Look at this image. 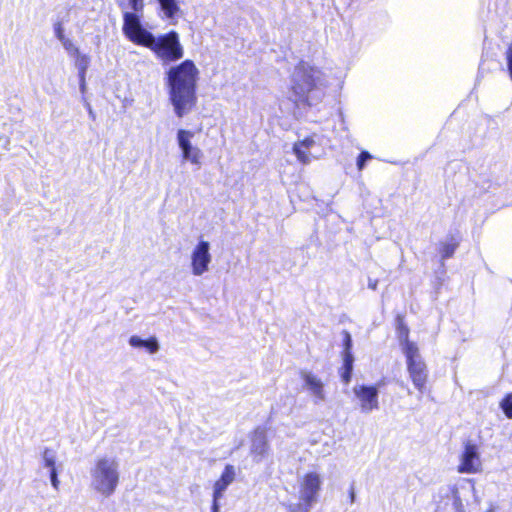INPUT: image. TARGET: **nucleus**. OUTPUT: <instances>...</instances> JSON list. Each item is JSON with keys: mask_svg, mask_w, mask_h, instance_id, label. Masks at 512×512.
Returning a JSON list of instances; mask_svg holds the SVG:
<instances>
[{"mask_svg": "<svg viewBox=\"0 0 512 512\" xmlns=\"http://www.w3.org/2000/svg\"><path fill=\"white\" fill-rule=\"evenodd\" d=\"M300 377L304 381L305 388L313 396V402L315 404H319L326 400L324 383L318 376L307 370H302L300 372Z\"/></svg>", "mask_w": 512, "mask_h": 512, "instance_id": "ddd939ff", "label": "nucleus"}, {"mask_svg": "<svg viewBox=\"0 0 512 512\" xmlns=\"http://www.w3.org/2000/svg\"><path fill=\"white\" fill-rule=\"evenodd\" d=\"M79 87L81 93H85L86 91V76H79Z\"/></svg>", "mask_w": 512, "mask_h": 512, "instance_id": "c85d7f7f", "label": "nucleus"}, {"mask_svg": "<svg viewBox=\"0 0 512 512\" xmlns=\"http://www.w3.org/2000/svg\"><path fill=\"white\" fill-rule=\"evenodd\" d=\"M129 344L135 348H144L150 354L156 353L160 348L159 343L155 337H152L148 340H143L139 336L133 335L129 338Z\"/></svg>", "mask_w": 512, "mask_h": 512, "instance_id": "dca6fc26", "label": "nucleus"}, {"mask_svg": "<svg viewBox=\"0 0 512 512\" xmlns=\"http://www.w3.org/2000/svg\"><path fill=\"white\" fill-rule=\"evenodd\" d=\"M161 12L163 14V18L170 20L172 24L177 22V18L180 13V7L178 5L177 0H157Z\"/></svg>", "mask_w": 512, "mask_h": 512, "instance_id": "2eb2a0df", "label": "nucleus"}, {"mask_svg": "<svg viewBox=\"0 0 512 512\" xmlns=\"http://www.w3.org/2000/svg\"><path fill=\"white\" fill-rule=\"evenodd\" d=\"M500 408L503 410L505 416L512 419V393L507 394L500 402Z\"/></svg>", "mask_w": 512, "mask_h": 512, "instance_id": "412c9836", "label": "nucleus"}, {"mask_svg": "<svg viewBox=\"0 0 512 512\" xmlns=\"http://www.w3.org/2000/svg\"><path fill=\"white\" fill-rule=\"evenodd\" d=\"M315 140L313 137H307L302 141L296 142L293 146V152L296 155L299 162L307 165L311 162L312 158H317L312 154V150L315 146Z\"/></svg>", "mask_w": 512, "mask_h": 512, "instance_id": "4468645a", "label": "nucleus"}, {"mask_svg": "<svg viewBox=\"0 0 512 512\" xmlns=\"http://www.w3.org/2000/svg\"><path fill=\"white\" fill-rule=\"evenodd\" d=\"M3 140H4L5 149H8L9 139L8 138H4Z\"/></svg>", "mask_w": 512, "mask_h": 512, "instance_id": "2f4dec72", "label": "nucleus"}, {"mask_svg": "<svg viewBox=\"0 0 512 512\" xmlns=\"http://www.w3.org/2000/svg\"><path fill=\"white\" fill-rule=\"evenodd\" d=\"M90 58L81 53L76 55L75 65L78 69V76H86V71L89 67Z\"/></svg>", "mask_w": 512, "mask_h": 512, "instance_id": "aec40b11", "label": "nucleus"}, {"mask_svg": "<svg viewBox=\"0 0 512 512\" xmlns=\"http://www.w3.org/2000/svg\"><path fill=\"white\" fill-rule=\"evenodd\" d=\"M88 110H89V114H90V116H92V117H93V111H92V109H91V107H90V105H89V104H88Z\"/></svg>", "mask_w": 512, "mask_h": 512, "instance_id": "473e14b6", "label": "nucleus"}, {"mask_svg": "<svg viewBox=\"0 0 512 512\" xmlns=\"http://www.w3.org/2000/svg\"><path fill=\"white\" fill-rule=\"evenodd\" d=\"M399 339L401 342V346L403 347L405 345L406 339L408 340V328L407 327H401L399 332Z\"/></svg>", "mask_w": 512, "mask_h": 512, "instance_id": "bb28decb", "label": "nucleus"}, {"mask_svg": "<svg viewBox=\"0 0 512 512\" xmlns=\"http://www.w3.org/2000/svg\"><path fill=\"white\" fill-rule=\"evenodd\" d=\"M454 494H457V490H455ZM454 497L456 501H459V497L457 495H454Z\"/></svg>", "mask_w": 512, "mask_h": 512, "instance_id": "72a5a7b5", "label": "nucleus"}, {"mask_svg": "<svg viewBox=\"0 0 512 512\" xmlns=\"http://www.w3.org/2000/svg\"><path fill=\"white\" fill-rule=\"evenodd\" d=\"M56 452L51 448H45L42 452V462L43 466L49 468L50 471L52 469H56Z\"/></svg>", "mask_w": 512, "mask_h": 512, "instance_id": "6ab92c4d", "label": "nucleus"}, {"mask_svg": "<svg viewBox=\"0 0 512 512\" xmlns=\"http://www.w3.org/2000/svg\"><path fill=\"white\" fill-rule=\"evenodd\" d=\"M344 347V354L351 353L352 339L351 335L347 331H344Z\"/></svg>", "mask_w": 512, "mask_h": 512, "instance_id": "393cba45", "label": "nucleus"}, {"mask_svg": "<svg viewBox=\"0 0 512 512\" xmlns=\"http://www.w3.org/2000/svg\"><path fill=\"white\" fill-rule=\"evenodd\" d=\"M236 469L233 465L227 464L220 477L213 484L212 512L220 511V500L223 498L227 488L235 481Z\"/></svg>", "mask_w": 512, "mask_h": 512, "instance_id": "9b49d317", "label": "nucleus"}, {"mask_svg": "<svg viewBox=\"0 0 512 512\" xmlns=\"http://www.w3.org/2000/svg\"><path fill=\"white\" fill-rule=\"evenodd\" d=\"M123 33L132 42L150 48L163 63L177 61L183 57V47L175 31L155 37L144 29L138 15L124 12Z\"/></svg>", "mask_w": 512, "mask_h": 512, "instance_id": "f257e3e1", "label": "nucleus"}, {"mask_svg": "<svg viewBox=\"0 0 512 512\" xmlns=\"http://www.w3.org/2000/svg\"><path fill=\"white\" fill-rule=\"evenodd\" d=\"M378 286V280L377 279H371L368 280V288L371 290H376Z\"/></svg>", "mask_w": 512, "mask_h": 512, "instance_id": "c756f323", "label": "nucleus"}, {"mask_svg": "<svg viewBox=\"0 0 512 512\" xmlns=\"http://www.w3.org/2000/svg\"><path fill=\"white\" fill-rule=\"evenodd\" d=\"M269 442L264 428L258 427L251 435L250 453L253 460L257 463L261 462L268 456Z\"/></svg>", "mask_w": 512, "mask_h": 512, "instance_id": "f8f14e48", "label": "nucleus"}, {"mask_svg": "<svg viewBox=\"0 0 512 512\" xmlns=\"http://www.w3.org/2000/svg\"><path fill=\"white\" fill-rule=\"evenodd\" d=\"M353 393L362 413L369 414L379 409L378 385L356 384Z\"/></svg>", "mask_w": 512, "mask_h": 512, "instance_id": "0eeeda50", "label": "nucleus"}, {"mask_svg": "<svg viewBox=\"0 0 512 512\" xmlns=\"http://www.w3.org/2000/svg\"><path fill=\"white\" fill-rule=\"evenodd\" d=\"M350 500L352 503L355 501V492L353 489H351V492H350Z\"/></svg>", "mask_w": 512, "mask_h": 512, "instance_id": "7c9ffc66", "label": "nucleus"}, {"mask_svg": "<svg viewBox=\"0 0 512 512\" xmlns=\"http://www.w3.org/2000/svg\"><path fill=\"white\" fill-rule=\"evenodd\" d=\"M50 481H51V485L53 486V488L55 490H58L60 481L58 479L57 469H52V471H50Z\"/></svg>", "mask_w": 512, "mask_h": 512, "instance_id": "a878e982", "label": "nucleus"}, {"mask_svg": "<svg viewBox=\"0 0 512 512\" xmlns=\"http://www.w3.org/2000/svg\"><path fill=\"white\" fill-rule=\"evenodd\" d=\"M459 473L476 474L482 471V460L478 446L472 441H466L459 456Z\"/></svg>", "mask_w": 512, "mask_h": 512, "instance_id": "6e6552de", "label": "nucleus"}, {"mask_svg": "<svg viewBox=\"0 0 512 512\" xmlns=\"http://www.w3.org/2000/svg\"><path fill=\"white\" fill-rule=\"evenodd\" d=\"M130 8L134 11L133 14L141 12L144 7V0H128Z\"/></svg>", "mask_w": 512, "mask_h": 512, "instance_id": "5701e85b", "label": "nucleus"}, {"mask_svg": "<svg viewBox=\"0 0 512 512\" xmlns=\"http://www.w3.org/2000/svg\"><path fill=\"white\" fill-rule=\"evenodd\" d=\"M403 353L407 358V367L410 378L420 393L424 392L427 382L426 365L419 353L418 346L406 339Z\"/></svg>", "mask_w": 512, "mask_h": 512, "instance_id": "423d86ee", "label": "nucleus"}, {"mask_svg": "<svg viewBox=\"0 0 512 512\" xmlns=\"http://www.w3.org/2000/svg\"><path fill=\"white\" fill-rule=\"evenodd\" d=\"M212 261L210 243L200 240L191 253V271L194 276H202L209 270Z\"/></svg>", "mask_w": 512, "mask_h": 512, "instance_id": "1a4fd4ad", "label": "nucleus"}, {"mask_svg": "<svg viewBox=\"0 0 512 512\" xmlns=\"http://www.w3.org/2000/svg\"><path fill=\"white\" fill-rule=\"evenodd\" d=\"M64 49L72 56H76L77 54H79V50L78 48L74 45V43L72 42V40L68 39V38H65L63 41H61Z\"/></svg>", "mask_w": 512, "mask_h": 512, "instance_id": "4be33fe9", "label": "nucleus"}, {"mask_svg": "<svg viewBox=\"0 0 512 512\" xmlns=\"http://www.w3.org/2000/svg\"><path fill=\"white\" fill-rule=\"evenodd\" d=\"M323 484L322 477L317 472L305 473L298 479V503L285 504L288 512H310L312 507L318 502L321 487Z\"/></svg>", "mask_w": 512, "mask_h": 512, "instance_id": "39448f33", "label": "nucleus"}, {"mask_svg": "<svg viewBox=\"0 0 512 512\" xmlns=\"http://www.w3.org/2000/svg\"><path fill=\"white\" fill-rule=\"evenodd\" d=\"M55 35H56V37L58 38V40L60 42L63 41L66 38L65 35H64V32H63L62 25L60 23H57L55 25Z\"/></svg>", "mask_w": 512, "mask_h": 512, "instance_id": "cd10ccee", "label": "nucleus"}, {"mask_svg": "<svg viewBox=\"0 0 512 512\" xmlns=\"http://www.w3.org/2000/svg\"><path fill=\"white\" fill-rule=\"evenodd\" d=\"M198 74L199 71L191 60H185L179 65L172 66L166 72L169 100L179 118L191 112L196 104Z\"/></svg>", "mask_w": 512, "mask_h": 512, "instance_id": "f03ea898", "label": "nucleus"}, {"mask_svg": "<svg viewBox=\"0 0 512 512\" xmlns=\"http://www.w3.org/2000/svg\"><path fill=\"white\" fill-rule=\"evenodd\" d=\"M120 463L115 456H100L96 458L90 470L91 488L104 497H110L117 489Z\"/></svg>", "mask_w": 512, "mask_h": 512, "instance_id": "20e7f679", "label": "nucleus"}, {"mask_svg": "<svg viewBox=\"0 0 512 512\" xmlns=\"http://www.w3.org/2000/svg\"><path fill=\"white\" fill-rule=\"evenodd\" d=\"M291 100L297 105H317L327 86L325 74L307 62H300L291 74Z\"/></svg>", "mask_w": 512, "mask_h": 512, "instance_id": "7ed1b4c3", "label": "nucleus"}, {"mask_svg": "<svg viewBox=\"0 0 512 512\" xmlns=\"http://www.w3.org/2000/svg\"><path fill=\"white\" fill-rule=\"evenodd\" d=\"M371 158H372V156H371V154L369 152L363 151L359 155V157L357 159V167H358V169L362 170L364 168V166H365L366 161L371 159Z\"/></svg>", "mask_w": 512, "mask_h": 512, "instance_id": "b1692460", "label": "nucleus"}, {"mask_svg": "<svg viewBox=\"0 0 512 512\" xmlns=\"http://www.w3.org/2000/svg\"><path fill=\"white\" fill-rule=\"evenodd\" d=\"M194 133L189 130L179 129L177 132V142L182 151V158L193 165L201 166L203 153L202 151L192 145V138Z\"/></svg>", "mask_w": 512, "mask_h": 512, "instance_id": "9d476101", "label": "nucleus"}, {"mask_svg": "<svg viewBox=\"0 0 512 512\" xmlns=\"http://www.w3.org/2000/svg\"><path fill=\"white\" fill-rule=\"evenodd\" d=\"M353 362L354 357L352 353L344 354L343 357V367L341 369V378L347 384L351 380L352 371H353Z\"/></svg>", "mask_w": 512, "mask_h": 512, "instance_id": "f3484780", "label": "nucleus"}, {"mask_svg": "<svg viewBox=\"0 0 512 512\" xmlns=\"http://www.w3.org/2000/svg\"><path fill=\"white\" fill-rule=\"evenodd\" d=\"M458 242L455 238L451 237L449 241L443 242L441 244L440 254L442 260L448 259L453 256L456 248L458 247Z\"/></svg>", "mask_w": 512, "mask_h": 512, "instance_id": "a211bd4d", "label": "nucleus"}]
</instances>
